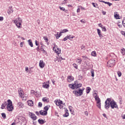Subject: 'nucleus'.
Returning a JSON list of instances; mask_svg holds the SVG:
<instances>
[{"label":"nucleus","instance_id":"nucleus-9","mask_svg":"<svg viewBox=\"0 0 125 125\" xmlns=\"http://www.w3.org/2000/svg\"><path fill=\"white\" fill-rule=\"evenodd\" d=\"M28 115L30 118H31L33 121H36V120H37V116L35 114L32 112H29Z\"/></svg>","mask_w":125,"mask_h":125},{"label":"nucleus","instance_id":"nucleus-19","mask_svg":"<svg viewBox=\"0 0 125 125\" xmlns=\"http://www.w3.org/2000/svg\"><path fill=\"white\" fill-rule=\"evenodd\" d=\"M97 30L98 34L99 35V36L100 37V38H102L103 36H102V34H101V30H100V29L98 28L97 29Z\"/></svg>","mask_w":125,"mask_h":125},{"label":"nucleus","instance_id":"nucleus-50","mask_svg":"<svg viewBox=\"0 0 125 125\" xmlns=\"http://www.w3.org/2000/svg\"><path fill=\"white\" fill-rule=\"evenodd\" d=\"M99 26L101 28H103L104 26H103V25H102V24L101 23H99Z\"/></svg>","mask_w":125,"mask_h":125},{"label":"nucleus","instance_id":"nucleus-12","mask_svg":"<svg viewBox=\"0 0 125 125\" xmlns=\"http://www.w3.org/2000/svg\"><path fill=\"white\" fill-rule=\"evenodd\" d=\"M44 62H43V61L41 60L40 61L39 65L40 68H43L44 67Z\"/></svg>","mask_w":125,"mask_h":125},{"label":"nucleus","instance_id":"nucleus-16","mask_svg":"<svg viewBox=\"0 0 125 125\" xmlns=\"http://www.w3.org/2000/svg\"><path fill=\"white\" fill-rule=\"evenodd\" d=\"M42 87L44 88H48L49 87V84H46V83H44L42 84Z\"/></svg>","mask_w":125,"mask_h":125},{"label":"nucleus","instance_id":"nucleus-2","mask_svg":"<svg viewBox=\"0 0 125 125\" xmlns=\"http://www.w3.org/2000/svg\"><path fill=\"white\" fill-rule=\"evenodd\" d=\"M7 105V108L8 111H9L10 112H11L12 110H13V105H12V102L10 100H7V103L5 102L4 104H3L1 105V109H4L5 106Z\"/></svg>","mask_w":125,"mask_h":125},{"label":"nucleus","instance_id":"nucleus-17","mask_svg":"<svg viewBox=\"0 0 125 125\" xmlns=\"http://www.w3.org/2000/svg\"><path fill=\"white\" fill-rule=\"evenodd\" d=\"M62 34H63L62 31H61V32L59 34H58V32L57 33V34L56 35V39L57 40H58V39H59V38H60V37H61V36H62Z\"/></svg>","mask_w":125,"mask_h":125},{"label":"nucleus","instance_id":"nucleus-25","mask_svg":"<svg viewBox=\"0 0 125 125\" xmlns=\"http://www.w3.org/2000/svg\"><path fill=\"white\" fill-rule=\"evenodd\" d=\"M62 60H65V59H62V57H61V58L58 57L56 59V61H58V62H61Z\"/></svg>","mask_w":125,"mask_h":125},{"label":"nucleus","instance_id":"nucleus-42","mask_svg":"<svg viewBox=\"0 0 125 125\" xmlns=\"http://www.w3.org/2000/svg\"><path fill=\"white\" fill-rule=\"evenodd\" d=\"M117 74L119 77H121L122 76V72L121 71H118Z\"/></svg>","mask_w":125,"mask_h":125},{"label":"nucleus","instance_id":"nucleus-64","mask_svg":"<svg viewBox=\"0 0 125 125\" xmlns=\"http://www.w3.org/2000/svg\"><path fill=\"white\" fill-rule=\"evenodd\" d=\"M80 10H81V9H80V8H78V9H77V12L78 13H79V12H80Z\"/></svg>","mask_w":125,"mask_h":125},{"label":"nucleus","instance_id":"nucleus-37","mask_svg":"<svg viewBox=\"0 0 125 125\" xmlns=\"http://www.w3.org/2000/svg\"><path fill=\"white\" fill-rule=\"evenodd\" d=\"M105 4H107V5L111 6V5H113V4L112 3H110L109 2H106L104 3Z\"/></svg>","mask_w":125,"mask_h":125},{"label":"nucleus","instance_id":"nucleus-38","mask_svg":"<svg viewBox=\"0 0 125 125\" xmlns=\"http://www.w3.org/2000/svg\"><path fill=\"white\" fill-rule=\"evenodd\" d=\"M63 117H68L69 116V113L66 112L64 114H63Z\"/></svg>","mask_w":125,"mask_h":125},{"label":"nucleus","instance_id":"nucleus-58","mask_svg":"<svg viewBox=\"0 0 125 125\" xmlns=\"http://www.w3.org/2000/svg\"><path fill=\"white\" fill-rule=\"evenodd\" d=\"M37 22H38V24L39 25H40V24H41V21H40L39 20H37Z\"/></svg>","mask_w":125,"mask_h":125},{"label":"nucleus","instance_id":"nucleus-7","mask_svg":"<svg viewBox=\"0 0 125 125\" xmlns=\"http://www.w3.org/2000/svg\"><path fill=\"white\" fill-rule=\"evenodd\" d=\"M115 61L114 59H111L107 62L108 67H113L115 65Z\"/></svg>","mask_w":125,"mask_h":125},{"label":"nucleus","instance_id":"nucleus-35","mask_svg":"<svg viewBox=\"0 0 125 125\" xmlns=\"http://www.w3.org/2000/svg\"><path fill=\"white\" fill-rule=\"evenodd\" d=\"M91 76L93 77H94V70L91 69Z\"/></svg>","mask_w":125,"mask_h":125},{"label":"nucleus","instance_id":"nucleus-45","mask_svg":"<svg viewBox=\"0 0 125 125\" xmlns=\"http://www.w3.org/2000/svg\"><path fill=\"white\" fill-rule=\"evenodd\" d=\"M82 58L84 59V60H85L86 59H88V58H87V57H86L85 56H83Z\"/></svg>","mask_w":125,"mask_h":125},{"label":"nucleus","instance_id":"nucleus-47","mask_svg":"<svg viewBox=\"0 0 125 125\" xmlns=\"http://www.w3.org/2000/svg\"><path fill=\"white\" fill-rule=\"evenodd\" d=\"M38 106H39V107H42V103H41V102L39 103V104H38Z\"/></svg>","mask_w":125,"mask_h":125},{"label":"nucleus","instance_id":"nucleus-32","mask_svg":"<svg viewBox=\"0 0 125 125\" xmlns=\"http://www.w3.org/2000/svg\"><path fill=\"white\" fill-rule=\"evenodd\" d=\"M90 90H91V88L89 87H87L86 88V93H89V92H90Z\"/></svg>","mask_w":125,"mask_h":125},{"label":"nucleus","instance_id":"nucleus-53","mask_svg":"<svg viewBox=\"0 0 125 125\" xmlns=\"http://www.w3.org/2000/svg\"><path fill=\"white\" fill-rule=\"evenodd\" d=\"M86 66H89V63L87 62H85Z\"/></svg>","mask_w":125,"mask_h":125},{"label":"nucleus","instance_id":"nucleus-23","mask_svg":"<svg viewBox=\"0 0 125 125\" xmlns=\"http://www.w3.org/2000/svg\"><path fill=\"white\" fill-rule=\"evenodd\" d=\"M38 122L39 123V124H40V125H43V124L45 123V122H44V121H43V120L42 119H39L38 120Z\"/></svg>","mask_w":125,"mask_h":125},{"label":"nucleus","instance_id":"nucleus-10","mask_svg":"<svg viewBox=\"0 0 125 125\" xmlns=\"http://www.w3.org/2000/svg\"><path fill=\"white\" fill-rule=\"evenodd\" d=\"M75 94L76 96H81V95H83V90L79 89L78 91H75Z\"/></svg>","mask_w":125,"mask_h":125},{"label":"nucleus","instance_id":"nucleus-8","mask_svg":"<svg viewBox=\"0 0 125 125\" xmlns=\"http://www.w3.org/2000/svg\"><path fill=\"white\" fill-rule=\"evenodd\" d=\"M53 48V50L55 51V52L57 53V54H60V53H61V49L58 48L57 45H55Z\"/></svg>","mask_w":125,"mask_h":125},{"label":"nucleus","instance_id":"nucleus-44","mask_svg":"<svg viewBox=\"0 0 125 125\" xmlns=\"http://www.w3.org/2000/svg\"><path fill=\"white\" fill-rule=\"evenodd\" d=\"M102 29L103 31H104V32H106V31H107V29H106V28L105 27V26H104Z\"/></svg>","mask_w":125,"mask_h":125},{"label":"nucleus","instance_id":"nucleus-34","mask_svg":"<svg viewBox=\"0 0 125 125\" xmlns=\"http://www.w3.org/2000/svg\"><path fill=\"white\" fill-rule=\"evenodd\" d=\"M93 96H94L95 99H96V98H98V97H99L98 96L97 93H94L93 94Z\"/></svg>","mask_w":125,"mask_h":125},{"label":"nucleus","instance_id":"nucleus-49","mask_svg":"<svg viewBox=\"0 0 125 125\" xmlns=\"http://www.w3.org/2000/svg\"><path fill=\"white\" fill-rule=\"evenodd\" d=\"M60 9H61V10H62L63 11H65V8L64 7H60Z\"/></svg>","mask_w":125,"mask_h":125},{"label":"nucleus","instance_id":"nucleus-33","mask_svg":"<svg viewBox=\"0 0 125 125\" xmlns=\"http://www.w3.org/2000/svg\"><path fill=\"white\" fill-rule=\"evenodd\" d=\"M61 32L62 33H67V32H69V30H68V29H64L63 30H61Z\"/></svg>","mask_w":125,"mask_h":125},{"label":"nucleus","instance_id":"nucleus-26","mask_svg":"<svg viewBox=\"0 0 125 125\" xmlns=\"http://www.w3.org/2000/svg\"><path fill=\"white\" fill-rule=\"evenodd\" d=\"M121 52L123 55H125V49L124 48H122L121 50Z\"/></svg>","mask_w":125,"mask_h":125},{"label":"nucleus","instance_id":"nucleus-52","mask_svg":"<svg viewBox=\"0 0 125 125\" xmlns=\"http://www.w3.org/2000/svg\"><path fill=\"white\" fill-rule=\"evenodd\" d=\"M84 114L85 116H88V112L87 111H85Z\"/></svg>","mask_w":125,"mask_h":125},{"label":"nucleus","instance_id":"nucleus-56","mask_svg":"<svg viewBox=\"0 0 125 125\" xmlns=\"http://www.w3.org/2000/svg\"><path fill=\"white\" fill-rule=\"evenodd\" d=\"M99 1L100 2H104V3H105V2H106V1H103V0H99Z\"/></svg>","mask_w":125,"mask_h":125},{"label":"nucleus","instance_id":"nucleus-40","mask_svg":"<svg viewBox=\"0 0 125 125\" xmlns=\"http://www.w3.org/2000/svg\"><path fill=\"white\" fill-rule=\"evenodd\" d=\"M92 4L94 6V7H96L97 6H98V4L97 3H92Z\"/></svg>","mask_w":125,"mask_h":125},{"label":"nucleus","instance_id":"nucleus-28","mask_svg":"<svg viewBox=\"0 0 125 125\" xmlns=\"http://www.w3.org/2000/svg\"><path fill=\"white\" fill-rule=\"evenodd\" d=\"M48 109H49V106H45L44 107V111H45V112H47V111H48Z\"/></svg>","mask_w":125,"mask_h":125},{"label":"nucleus","instance_id":"nucleus-6","mask_svg":"<svg viewBox=\"0 0 125 125\" xmlns=\"http://www.w3.org/2000/svg\"><path fill=\"white\" fill-rule=\"evenodd\" d=\"M57 106H59L60 109H63V102L60 100H57L56 102Z\"/></svg>","mask_w":125,"mask_h":125},{"label":"nucleus","instance_id":"nucleus-60","mask_svg":"<svg viewBox=\"0 0 125 125\" xmlns=\"http://www.w3.org/2000/svg\"><path fill=\"white\" fill-rule=\"evenodd\" d=\"M35 44L36 45H39V43H38V41H35Z\"/></svg>","mask_w":125,"mask_h":125},{"label":"nucleus","instance_id":"nucleus-20","mask_svg":"<svg viewBox=\"0 0 125 125\" xmlns=\"http://www.w3.org/2000/svg\"><path fill=\"white\" fill-rule=\"evenodd\" d=\"M27 42H28L29 45H30L31 47H33V46H34V45L33 44V42H32V40L31 39L28 40Z\"/></svg>","mask_w":125,"mask_h":125},{"label":"nucleus","instance_id":"nucleus-14","mask_svg":"<svg viewBox=\"0 0 125 125\" xmlns=\"http://www.w3.org/2000/svg\"><path fill=\"white\" fill-rule=\"evenodd\" d=\"M74 81V77L73 76H68L67 77V82L71 83Z\"/></svg>","mask_w":125,"mask_h":125},{"label":"nucleus","instance_id":"nucleus-27","mask_svg":"<svg viewBox=\"0 0 125 125\" xmlns=\"http://www.w3.org/2000/svg\"><path fill=\"white\" fill-rule=\"evenodd\" d=\"M42 100L43 102L48 103L49 102L48 99H47L46 97L43 98Z\"/></svg>","mask_w":125,"mask_h":125},{"label":"nucleus","instance_id":"nucleus-39","mask_svg":"<svg viewBox=\"0 0 125 125\" xmlns=\"http://www.w3.org/2000/svg\"><path fill=\"white\" fill-rule=\"evenodd\" d=\"M43 39H44V41H45L46 42H48V39H47L46 36H44Z\"/></svg>","mask_w":125,"mask_h":125},{"label":"nucleus","instance_id":"nucleus-62","mask_svg":"<svg viewBox=\"0 0 125 125\" xmlns=\"http://www.w3.org/2000/svg\"><path fill=\"white\" fill-rule=\"evenodd\" d=\"M103 115L104 117V118H107V116H106V114L104 113Z\"/></svg>","mask_w":125,"mask_h":125},{"label":"nucleus","instance_id":"nucleus-46","mask_svg":"<svg viewBox=\"0 0 125 125\" xmlns=\"http://www.w3.org/2000/svg\"><path fill=\"white\" fill-rule=\"evenodd\" d=\"M73 66H74V68H76V69H78V65H77V64L74 63L73 64Z\"/></svg>","mask_w":125,"mask_h":125},{"label":"nucleus","instance_id":"nucleus-41","mask_svg":"<svg viewBox=\"0 0 125 125\" xmlns=\"http://www.w3.org/2000/svg\"><path fill=\"white\" fill-rule=\"evenodd\" d=\"M122 24L124 27L125 28V18H124V20L122 21Z\"/></svg>","mask_w":125,"mask_h":125},{"label":"nucleus","instance_id":"nucleus-59","mask_svg":"<svg viewBox=\"0 0 125 125\" xmlns=\"http://www.w3.org/2000/svg\"><path fill=\"white\" fill-rule=\"evenodd\" d=\"M58 55L59 58H61V57H62L61 56V55L60 54H60H58Z\"/></svg>","mask_w":125,"mask_h":125},{"label":"nucleus","instance_id":"nucleus-15","mask_svg":"<svg viewBox=\"0 0 125 125\" xmlns=\"http://www.w3.org/2000/svg\"><path fill=\"white\" fill-rule=\"evenodd\" d=\"M67 40H70V41H72V40H71V35H67L66 37H65L63 39V41L64 42H66V41H67Z\"/></svg>","mask_w":125,"mask_h":125},{"label":"nucleus","instance_id":"nucleus-4","mask_svg":"<svg viewBox=\"0 0 125 125\" xmlns=\"http://www.w3.org/2000/svg\"><path fill=\"white\" fill-rule=\"evenodd\" d=\"M14 22L16 25L17 28H18L19 29H21V26H22V19H21V18L19 17L18 19L14 21Z\"/></svg>","mask_w":125,"mask_h":125},{"label":"nucleus","instance_id":"nucleus-29","mask_svg":"<svg viewBox=\"0 0 125 125\" xmlns=\"http://www.w3.org/2000/svg\"><path fill=\"white\" fill-rule=\"evenodd\" d=\"M92 56H94V57H96V51H92L91 53Z\"/></svg>","mask_w":125,"mask_h":125},{"label":"nucleus","instance_id":"nucleus-48","mask_svg":"<svg viewBox=\"0 0 125 125\" xmlns=\"http://www.w3.org/2000/svg\"><path fill=\"white\" fill-rule=\"evenodd\" d=\"M78 78H79V80H83V76L82 75H79Z\"/></svg>","mask_w":125,"mask_h":125},{"label":"nucleus","instance_id":"nucleus-30","mask_svg":"<svg viewBox=\"0 0 125 125\" xmlns=\"http://www.w3.org/2000/svg\"><path fill=\"white\" fill-rule=\"evenodd\" d=\"M69 109L70 112H71V114H73V112H74V110L73 109V107L71 106H69Z\"/></svg>","mask_w":125,"mask_h":125},{"label":"nucleus","instance_id":"nucleus-51","mask_svg":"<svg viewBox=\"0 0 125 125\" xmlns=\"http://www.w3.org/2000/svg\"><path fill=\"white\" fill-rule=\"evenodd\" d=\"M25 71H27V73H29V68L26 67Z\"/></svg>","mask_w":125,"mask_h":125},{"label":"nucleus","instance_id":"nucleus-5","mask_svg":"<svg viewBox=\"0 0 125 125\" xmlns=\"http://www.w3.org/2000/svg\"><path fill=\"white\" fill-rule=\"evenodd\" d=\"M95 99L96 101L97 106L98 108H99V109H101V100H100L99 97L96 98Z\"/></svg>","mask_w":125,"mask_h":125},{"label":"nucleus","instance_id":"nucleus-24","mask_svg":"<svg viewBox=\"0 0 125 125\" xmlns=\"http://www.w3.org/2000/svg\"><path fill=\"white\" fill-rule=\"evenodd\" d=\"M116 13H117V12L114 13V17L116 19H120V15L118 14H117Z\"/></svg>","mask_w":125,"mask_h":125},{"label":"nucleus","instance_id":"nucleus-18","mask_svg":"<svg viewBox=\"0 0 125 125\" xmlns=\"http://www.w3.org/2000/svg\"><path fill=\"white\" fill-rule=\"evenodd\" d=\"M8 13L9 15L11 13H13V9H12V7H9Z\"/></svg>","mask_w":125,"mask_h":125},{"label":"nucleus","instance_id":"nucleus-1","mask_svg":"<svg viewBox=\"0 0 125 125\" xmlns=\"http://www.w3.org/2000/svg\"><path fill=\"white\" fill-rule=\"evenodd\" d=\"M105 108L106 109V110H108V109L110 108V106L111 109L118 108V104H117V103L111 98H107L105 102Z\"/></svg>","mask_w":125,"mask_h":125},{"label":"nucleus","instance_id":"nucleus-36","mask_svg":"<svg viewBox=\"0 0 125 125\" xmlns=\"http://www.w3.org/2000/svg\"><path fill=\"white\" fill-rule=\"evenodd\" d=\"M1 116L3 119H6V115H5V113H1Z\"/></svg>","mask_w":125,"mask_h":125},{"label":"nucleus","instance_id":"nucleus-13","mask_svg":"<svg viewBox=\"0 0 125 125\" xmlns=\"http://www.w3.org/2000/svg\"><path fill=\"white\" fill-rule=\"evenodd\" d=\"M39 113L42 116H46V115H47V112L45 111L44 110H41Z\"/></svg>","mask_w":125,"mask_h":125},{"label":"nucleus","instance_id":"nucleus-55","mask_svg":"<svg viewBox=\"0 0 125 125\" xmlns=\"http://www.w3.org/2000/svg\"><path fill=\"white\" fill-rule=\"evenodd\" d=\"M20 46H21V47H23V42H21Z\"/></svg>","mask_w":125,"mask_h":125},{"label":"nucleus","instance_id":"nucleus-43","mask_svg":"<svg viewBox=\"0 0 125 125\" xmlns=\"http://www.w3.org/2000/svg\"><path fill=\"white\" fill-rule=\"evenodd\" d=\"M80 21L82 23H83L84 24L86 23V21L84 20H81Z\"/></svg>","mask_w":125,"mask_h":125},{"label":"nucleus","instance_id":"nucleus-61","mask_svg":"<svg viewBox=\"0 0 125 125\" xmlns=\"http://www.w3.org/2000/svg\"><path fill=\"white\" fill-rule=\"evenodd\" d=\"M36 115H37V116H39V115H40V113L38 111H36Z\"/></svg>","mask_w":125,"mask_h":125},{"label":"nucleus","instance_id":"nucleus-54","mask_svg":"<svg viewBox=\"0 0 125 125\" xmlns=\"http://www.w3.org/2000/svg\"><path fill=\"white\" fill-rule=\"evenodd\" d=\"M3 21V17H0V21Z\"/></svg>","mask_w":125,"mask_h":125},{"label":"nucleus","instance_id":"nucleus-63","mask_svg":"<svg viewBox=\"0 0 125 125\" xmlns=\"http://www.w3.org/2000/svg\"><path fill=\"white\" fill-rule=\"evenodd\" d=\"M122 119H123L124 120L125 119V115H124L122 116Z\"/></svg>","mask_w":125,"mask_h":125},{"label":"nucleus","instance_id":"nucleus-21","mask_svg":"<svg viewBox=\"0 0 125 125\" xmlns=\"http://www.w3.org/2000/svg\"><path fill=\"white\" fill-rule=\"evenodd\" d=\"M18 106L20 108H23L24 104L22 103L19 102V103H18Z\"/></svg>","mask_w":125,"mask_h":125},{"label":"nucleus","instance_id":"nucleus-3","mask_svg":"<svg viewBox=\"0 0 125 125\" xmlns=\"http://www.w3.org/2000/svg\"><path fill=\"white\" fill-rule=\"evenodd\" d=\"M82 86V83H79L78 81H75L74 84H69V87L71 89H75V88H79Z\"/></svg>","mask_w":125,"mask_h":125},{"label":"nucleus","instance_id":"nucleus-57","mask_svg":"<svg viewBox=\"0 0 125 125\" xmlns=\"http://www.w3.org/2000/svg\"><path fill=\"white\" fill-rule=\"evenodd\" d=\"M31 93H32V94H35V91H34V90H31Z\"/></svg>","mask_w":125,"mask_h":125},{"label":"nucleus","instance_id":"nucleus-22","mask_svg":"<svg viewBox=\"0 0 125 125\" xmlns=\"http://www.w3.org/2000/svg\"><path fill=\"white\" fill-rule=\"evenodd\" d=\"M28 104L29 106H33L34 105V102L32 100L28 101Z\"/></svg>","mask_w":125,"mask_h":125},{"label":"nucleus","instance_id":"nucleus-31","mask_svg":"<svg viewBox=\"0 0 125 125\" xmlns=\"http://www.w3.org/2000/svg\"><path fill=\"white\" fill-rule=\"evenodd\" d=\"M77 59V60L78 61V62H78V63H79V64H82V62L83 61L82 59L78 58Z\"/></svg>","mask_w":125,"mask_h":125},{"label":"nucleus","instance_id":"nucleus-11","mask_svg":"<svg viewBox=\"0 0 125 125\" xmlns=\"http://www.w3.org/2000/svg\"><path fill=\"white\" fill-rule=\"evenodd\" d=\"M19 94L20 96V97L21 98L24 96V92L23 91V90H22V88H21L19 89Z\"/></svg>","mask_w":125,"mask_h":125}]
</instances>
